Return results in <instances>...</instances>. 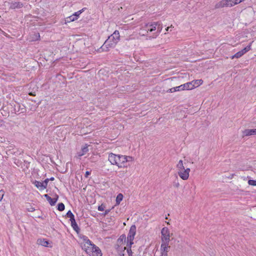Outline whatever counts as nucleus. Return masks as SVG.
Wrapping results in <instances>:
<instances>
[{"label": "nucleus", "mask_w": 256, "mask_h": 256, "mask_svg": "<svg viewBox=\"0 0 256 256\" xmlns=\"http://www.w3.org/2000/svg\"><path fill=\"white\" fill-rule=\"evenodd\" d=\"M244 136H248L252 135H256V128L246 129L242 132Z\"/></svg>", "instance_id": "obj_11"}, {"label": "nucleus", "mask_w": 256, "mask_h": 256, "mask_svg": "<svg viewBox=\"0 0 256 256\" xmlns=\"http://www.w3.org/2000/svg\"><path fill=\"white\" fill-rule=\"evenodd\" d=\"M49 182V178H46L43 182V184L44 186V188L45 189L48 186V182Z\"/></svg>", "instance_id": "obj_30"}, {"label": "nucleus", "mask_w": 256, "mask_h": 256, "mask_svg": "<svg viewBox=\"0 0 256 256\" xmlns=\"http://www.w3.org/2000/svg\"><path fill=\"white\" fill-rule=\"evenodd\" d=\"M160 256H168V254L165 252H161V255Z\"/></svg>", "instance_id": "obj_37"}, {"label": "nucleus", "mask_w": 256, "mask_h": 256, "mask_svg": "<svg viewBox=\"0 0 256 256\" xmlns=\"http://www.w3.org/2000/svg\"><path fill=\"white\" fill-rule=\"evenodd\" d=\"M54 180V177H52V178H49V181H50V180H52H52Z\"/></svg>", "instance_id": "obj_39"}, {"label": "nucleus", "mask_w": 256, "mask_h": 256, "mask_svg": "<svg viewBox=\"0 0 256 256\" xmlns=\"http://www.w3.org/2000/svg\"><path fill=\"white\" fill-rule=\"evenodd\" d=\"M34 184L40 190H44L45 189L42 182L35 180L34 182Z\"/></svg>", "instance_id": "obj_17"}, {"label": "nucleus", "mask_w": 256, "mask_h": 256, "mask_svg": "<svg viewBox=\"0 0 256 256\" xmlns=\"http://www.w3.org/2000/svg\"><path fill=\"white\" fill-rule=\"evenodd\" d=\"M162 242H169L170 232L167 228H164L161 231Z\"/></svg>", "instance_id": "obj_8"}, {"label": "nucleus", "mask_w": 256, "mask_h": 256, "mask_svg": "<svg viewBox=\"0 0 256 256\" xmlns=\"http://www.w3.org/2000/svg\"><path fill=\"white\" fill-rule=\"evenodd\" d=\"M58 194H55V197L54 198H52L51 197H50L48 201L49 202L50 204L52 206H54L56 204V202L58 200Z\"/></svg>", "instance_id": "obj_16"}, {"label": "nucleus", "mask_w": 256, "mask_h": 256, "mask_svg": "<svg viewBox=\"0 0 256 256\" xmlns=\"http://www.w3.org/2000/svg\"><path fill=\"white\" fill-rule=\"evenodd\" d=\"M170 248L168 242H162L160 247L161 252H165V253L167 254Z\"/></svg>", "instance_id": "obj_12"}, {"label": "nucleus", "mask_w": 256, "mask_h": 256, "mask_svg": "<svg viewBox=\"0 0 256 256\" xmlns=\"http://www.w3.org/2000/svg\"><path fill=\"white\" fill-rule=\"evenodd\" d=\"M23 4L20 2H15L11 3L10 8L12 9L20 8H22Z\"/></svg>", "instance_id": "obj_13"}, {"label": "nucleus", "mask_w": 256, "mask_h": 256, "mask_svg": "<svg viewBox=\"0 0 256 256\" xmlns=\"http://www.w3.org/2000/svg\"><path fill=\"white\" fill-rule=\"evenodd\" d=\"M120 33L118 30H115L114 33L108 36L105 41L100 49L102 52H108L110 48H114L120 40Z\"/></svg>", "instance_id": "obj_4"}, {"label": "nucleus", "mask_w": 256, "mask_h": 256, "mask_svg": "<svg viewBox=\"0 0 256 256\" xmlns=\"http://www.w3.org/2000/svg\"><path fill=\"white\" fill-rule=\"evenodd\" d=\"M77 20L78 18L73 14L72 16L66 18L65 24L69 23Z\"/></svg>", "instance_id": "obj_18"}, {"label": "nucleus", "mask_w": 256, "mask_h": 256, "mask_svg": "<svg viewBox=\"0 0 256 256\" xmlns=\"http://www.w3.org/2000/svg\"><path fill=\"white\" fill-rule=\"evenodd\" d=\"M110 209H108V210H105L104 212V216L107 215L110 212Z\"/></svg>", "instance_id": "obj_34"}, {"label": "nucleus", "mask_w": 256, "mask_h": 256, "mask_svg": "<svg viewBox=\"0 0 256 256\" xmlns=\"http://www.w3.org/2000/svg\"><path fill=\"white\" fill-rule=\"evenodd\" d=\"M94 244H92L91 241L87 236H84L81 238L80 246L88 254Z\"/></svg>", "instance_id": "obj_6"}, {"label": "nucleus", "mask_w": 256, "mask_h": 256, "mask_svg": "<svg viewBox=\"0 0 256 256\" xmlns=\"http://www.w3.org/2000/svg\"><path fill=\"white\" fill-rule=\"evenodd\" d=\"M170 28V27H168V28L166 29V31H168Z\"/></svg>", "instance_id": "obj_41"}, {"label": "nucleus", "mask_w": 256, "mask_h": 256, "mask_svg": "<svg viewBox=\"0 0 256 256\" xmlns=\"http://www.w3.org/2000/svg\"><path fill=\"white\" fill-rule=\"evenodd\" d=\"M162 27L156 22H150L142 24L139 30V34L146 36V39L156 38L160 33Z\"/></svg>", "instance_id": "obj_2"}, {"label": "nucleus", "mask_w": 256, "mask_h": 256, "mask_svg": "<svg viewBox=\"0 0 256 256\" xmlns=\"http://www.w3.org/2000/svg\"><path fill=\"white\" fill-rule=\"evenodd\" d=\"M26 210L28 212H34L35 210V208L32 206H31L30 204H29L27 206Z\"/></svg>", "instance_id": "obj_25"}, {"label": "nucleus", "mask_w": 256, "mask_h": 256, "mask_svg": "<svg viewBox=\"0 0 256 256\" xmlns=\"http://www.w3.org/2000/svg\"><path fill=\"white\" fill-rule=\"evenodd\" d=\"M248 184L250 186H256V180H248Z\"/></svg>", "instance_id": "obj_28"}, {"label": "nucleus", "mask_w": 256, "mask_h": 256, "mask_svg": "<svg viewBox=\"0 0 256 256\" xmlns=\"http://www.w3.org/2000/svg\"><path fill=\"white\" fill-rule=\"evenodd\" d=\"M194 89L192 82H186L184 84L177 86V91L182 90H192Z\"/></svg>", "instance_id": "obj_10"}, {"label": "nucleus", "mask_w": 256, "mask_h": 256, "mask_svg": "<svg viewBox=\"0 0 256 256\" xmlns=\"http://www.w3.org/2000/svg\"><path fill=\"white\" fill-rule=\"evenodd\" d=\"M108 160L112 165L116 166L119 168H126L128 162H134V158L130 156L110 152L108 154Z\"/></svg>", "instance_id": "obj_3"}, {"label": "nucleus", "mask_w": 256, "mask_h": 256, "mask_svg": "<svg viewBox=\"0 0 256 256\" xmlns=\"http://www.w3.org/2000/svg\"><path fill=\"white\" fill-rule=\"evenodd\" d=\"M192 82L193 88H194L202 85L203 83V80L202 79L196 80H192Z\"/></svg>", "instance_id": "obj_15"}, {"label": "nucleus", "mask_w": 256, "mask_h": 256, "mask_svg": "<svg viewBox=\"0 0 256 256\" xmlns=\"http://www.w3.org/2000/svg\"><path fill=\"white\" fill-rule=\"evenodd\" d=\"M90 172H88V171H86V176H86V178H87V177H88L89 175H90Z\"/></svg>", "instance_id": "obj_36"}, {"label": "nucleus", "mask_w": 256, "mask_h": 256, "mask_svg": "<svg viewBox=\"0 0 256 256\" xmlns=\"http://www.w3.org/2000/svg\"><path fill=\"white\" fill-rule=\"evenodd\" d=\"M84 8L82 9L74 14L78 18L80 15L84 12Z\"/></svg>", "instance_id": "obj_27"}, {"label": "nucleus", "mask_w": 256, "mask_h": 256, "mask_svg": "<svg viewBox=\"0 0 256 256\" xmlns=\"http://www.w3.org/2000/svg\"><path fill=\"white\" fill-rule=\"evenodd\" d=\"M4 194L5 192L3 190H0V202L2 200Z\"/></svg>", "instance_id": "obj_29"}, {"label": "nucleus", "mask_w": 256, "mask_h": 256, "mask_svg": "<svg viewBox=\"0 0 256 256\" xmlns=\"http://www.w3.org/2000/svg\"><path fill=\"white\" fill-rule=\"evenodd\" d=\"M124 198V196L122 194H118L116 198V206H118L120 202Z\"/></svg>", "instance_id": "obj_19"}, {"label": "nucleus", "mask_w": 256, "mask_h": 256, "mask_svg": "<svg viewBox=\"0 0 256 256\" xmlns=\"http://www.w3.org/2000/svg\"><path fill=\"white\" fill-rule=\"evenodd\" d=\"M88 144H85L82 148L81 152L78 154L79 157L84 155L88 151Z\"/></svg>", "instance_id": "obj_14"}, {"label": "nucleus", "mask_w": 256, "mask_h": 256, "mask_svg": "<svg viewBox=\"0 0 256 256\" xmlns=\"http://www.w3.org/2000/svg\"><path fill=\"white\" fill-rule=\"evenodd\" d=\"M234 0H222L218 2L215 5L216 8H220L224 7H232L235 5H236L234 3Z\"/></svg>", "instance_id": "obj_7"}, {"label": "nucleus", "mask_w": 256, "mask_h": 256, "mask_svg": "<svg viewBox=\"0 0 256 256\" xmlns=\"http://www.w3.org/2000/svg\"><path fill=\"white\" fill-rule=\"evenodd\" d=\"M243 55L241 53L240 51L237 52L236 54H235L234 56H232V59H234V58H238L240 57H242Z\"/></svg>", "instance_id": "obj_22"}, {"label": "nucleus", "mask_w": 256, "mask_h": 256, "mask_svg": "<svg viewBox=\"0 0 256 256\" xmlns=\"http://www.w3.org/2000/svg\"><path fill=\"white\" fill-rule=\"evenodd\" d=\"M168 92H176V88L175 87L172 88L167 90Z\"/></svg>", "instance_id": "obj_32"}, {"label": "nucleus", "mask_w": 256, "mask_h": 256, "mask_svg": "<svg viewBox=\"0 0 256 256\" xmlns=\"http://www.w3.org/2000/svg\"><path fill=\"white\" fill-rule=\"evenodd\" d=\"M74 216V214L72 213V212L70 210H68V212L66 213V216L69 218H70L71 217L73 216Z\"/></svg>", "instance_id": "obj_31"}, {"label": "nucleus", "mask_w": 256, "mask_h": 256, "mask_svg": "<svg viewBox=\"0 0 256 256\" xmlns=\"http://www.w3.org/2000/svg\"><path fill=\"white\" fill-rule=\"evenodd\" d=\"M65 206L63 203H59L58 205V210L60 211H63L64 210Z\"/></svg>", "instance_id": "obj_23"}, {"label": "nucleus", "mask_w": 256, "mask_h": 256, "mask_svg": "<svg viewBox=\"0 0 256 256\" xmlns=\"http://www.w3.org/2000/svg\"><path fill=\"white\" fill-rule=\"evenodd\" d=\"M179 171L178 172L180 177L183 180H186L190 176V168L185 169L183 166L182 161L180 160L178 162Z\"/></svg>", "instance_id": "obj_5"}, {"label": "nucleus", "mask_w": 256, "mask_h": 256, "mask_svg": "<svg viewBox=\"0 0 256 256\" xmlns=\"http://www.w3.org/2000/svg\"><path fill=\"white\" fill-rule=\"evenodd\" d=\"M105 208H106V205L104 204H102L98 206V211L102 212V211L104 210Z\"/></svg>", "instance_id": "obj_24"}, {"label": "nucleus", "mask_w": 256, "mask_h": 256, "mask_svg": "<svg viewBox=\"0 0 256 256\" xmlns=\"http://www.w3.org/2000/svg\"><path fill=\"white\" fill-rule=\"evenodd\" d=\"M44 196L46 198L47 200H48L49 198H50V196L48 194H44Z\"/></svg>", "instance_id": "obj_38"}, {"label": "nucleus", "mask_w": 256, "mask_h": 256, "mask_svg": "<svg viewBox=\"0 0 256 256\" xmlns=\"http://www.w3.org/2000/svg\"><path fill=\"white\" fill-rule=\"evenodd\" d=\"M29 95H30V96H34V94H32V92L29 93Z\"/></svg>", "instance_id": "obj_40"}, {"label": "nucleus", "mask_w": 256, "mask_h": 256, "mask_svg": "<svg viewBox=\"0 0 256 256\" xmlns=\"http://www.w3.org/2000/svg\"><path fill=\"white\" fill-rule=\"evenodd\" d=\"M245 0H234V3L236 4L240 3L241 2H242L244 1Z\"/></svg>", "instance_id": "obj_33"}, {"label": "nucleus", "mask_w": 256, "mask_h": 256, "mask_svg": "<svg viewBox=\"0 0 256 256\" xmlns=\"http://www.w3.org/2000/svg\"><path fill=\"white\" fill-rule=\"evenodd\" d=\"M252 42H251L248 46H246V48L240 50L241 53L242 55L250 51L252 49Z\"/></svg>", "instance_id": "obj_20"}, {"label": "nucleus", "mask_w": 256, "mask_h": 256, "mask_svg": "<svg viewBox=\"0 0 256 256\" xmlns=\"http://www.w3.org/2000/svg\"><path fill=\"white\" fill-rule=\"evenodd\" d=\"M88 254L90 256H102V253L100 248L94 245L92 248L88 252Z\"/></svg>", "instance_id": "obj_9"}, {"label": "nucleus", "mask_w": 256, "mask_h": 256, "mask_svg": "<svg viewBox=\"0 0 256 256\" xmlns=\"http://www.w3.org/2000/svg\"><path fill=\"white\" fill-rule=\"evenodd\" d=\"M70 222H74L76 221L74 219V216H73L70 218Z\"/></svg>", "instance_id": "obj_35"}, {"label": "nucleus", "mask_w": 256, "mask_h": 256, "mask_svg": "<svg viewBox=\"0 0 256 256\" xmlns=\"http://www.w3.org/2000/svg\"><path fill=\"white\" fill-rule=\"evenodd\" d=\"M38 243L44 246H48V242L45 239H38Z\"/></svg>", "instance_id": "obj_21"}, {"label": "nucleus", "mask_w": 256, "mask_h": 256, "mask_svg": "<svg viewBox=\"0 0 256 256\" xmlns=\"http://www.w3.org/2000/svg\"><path fill=\"white\" fill-rule=\"evenodd\" d=\"M71 226L74 228V230L76 231H77L79 229L76 221L74 222H71Z\"/></svg>", "instance_id": "obj_26"}, {"label": "nucleus", "mask_w": 256, "mask_h": 256, "mask_svg": "<svg viewBox=\"0 0 256 256\" xmlns=\"http://www.w3.org/2000/svg\"><path fill=\"white\" fill-rule=\"evenodd\" d=\"M136 234V226L132 225L130 229L127 238L126 235L122 234L118 239L116 250L118 256H124L125 250L128 256H132V252L131 250L132 245L134 244V240Z\"/></svg>", "instance_id": "obj_1"}]
</instances>
